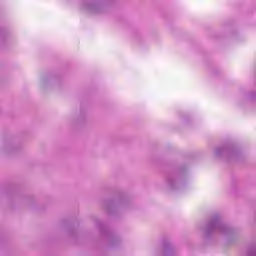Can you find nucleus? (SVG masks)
Returning a JSON list of instances; mask_svg holds the SVG:
<instances>
[{"label":"nucleus","instance_id":"nucleus-1","mask_svg":"<svg viewBox=\"0 0 256 256\" xmlns=\"http://www.w3.org/2000/svg\"><path fill=\"white\" fill-rule=\"evenodd\" d=\"M204 239H211L214 235H223V237H230L233 235V228L229 224L223 222V218L219 214H212L204 228H202Z\"/></svg>","mask_w":256,"mask_h":256},{"label":"nucleus","instance_id":"nucleus-2","mask_svg":"<svg viewBox=\"0 0 256 256\" xmlns=\"http://www.w3.org/2000/svg\"><path fill=\"white\" fill-rule=\"evenodd\" d=\"M111 0H80V9L88 15H107Z\"/></svg>","mask_w":256,"mask_h":256},{"label":"nucleus","instance_id":"nucleus-3","mask_svg":"<svg viewBox=\"0 0 256 256\" xmlns=\"http://www.w3.org/2000/svg\"><path fill=\"white\" fill-rule=\"evenodd\" d=\"M214 155L216 159H224V161H239L243 159V153L233 144L217 147Z\"/></svg>","mask_w":256,"mask_h":256},{"label":"nucleus","instance_id":"nucleus-4","mask_svg":"<svg viewBox=\"0 0 256 256\" xmlns=\"http://www.w3.org/2000/svg\"><path fill=\"white\" fill-rule=\"evenodd\" d=\"M166 181L169 189H171L172 191H177L181 189V187L185 185V181L183 180V171L178 170L176 172L168 174Z\"/></svg>","mask_w":256,"mask_h":256},{"label":"nucleus","instance_id":"nucleus-5","mask_svg":"<svg viewBox=\"0 0 256 256\" xmlns=\"http://www.w3.org/2000/svg\"><path fill=\"white\" fill-rule=\"evenodd\" d=\"M96 226L98 227L101 235L109 239V244L112 245V247H114V245H117V243H119V238L113 235V233H111V231H109V229H107V227L103 225V222H101V220L96 221Z\"/></svg>","mask_w":256,"mask_h":256},{"label":"nucleus","instance_id":"nucleus-6","mask_svg":"<svg viewBox=\"0 0 256 256\" xmlns=\"http://www.w3.org/2000/svg\"><path fill=\"white\" fill-rule=\"evenodd\" d=\"M177 255V250L169 240H163L162 242V250L159 252V256H175Z\"/></svg>","mask_w":256,"mask_h":256},{"label":"nucleus","instance_id":"nucleus-7","mask_svg":"<svg viewBox=\"0 0 256 256\" xmlns=\"http://www.w3.org/2000/svg\"><path fill=\"white\" fill-rule=\"evenodd\" d=\"M103 207L108 213H113L117 209V203L114 200H106L103 202Z\"/></svg>","mask_w":256,"mask_h":256},{"label":"nucleus","instance_id":"nucleus-8","mask_svg":"<svg viewBox=\"0 0 256 256\" xmlns=\"http://www.w3.org/2000/svg\"><path fill=\"white\" fill-rule=\"evenodd\" d=\"M5 38V34L3 33V31L0 30V39H4Z\"/></svg>","mask_w":256,"mask_h":256}]
</instances>
